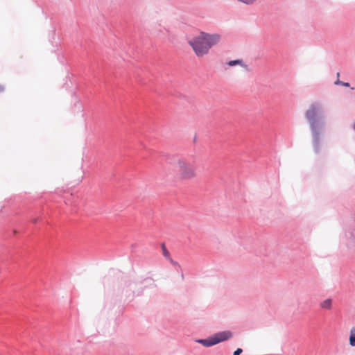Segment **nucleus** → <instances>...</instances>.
Masks as SVG:
<instances>
[{
    "label": "nucleus",
    "instance_id": "f257e3e1",
    "mask_svg": "<svg viewBox=\"0 0 355 355\" xmlns=\"http://www.w3.org/2000/svg\"><path fill=\"white\" fill-rule=\"evenodd\" d=\"M220 40L218 34H207L201 32L198 35L189 40V45L198 57L207 55L211 46L218 44Z\"/></svg>",
    "mask_w": 355,
    "mask_h": 355
},
{
    "label": "nucleus",
    "instance_id": "f03ea898",
    "mask_svg": "<svg viewBox=\"0 0 355 355\" xmlns=\"http://www.w3.org/2000/svg\"><path fill=\"white\" fill-rule=\"evenodd\" d=\"M173 168L177 178L180 181H189L198 176L196 167L186 158L177 159Z\"/></svg>",
    "mask_w": 355,
    "mask_h": 355
},
{
    "label": "nucleus",
    "instance_id": "7ed1b4c3",
    "mask_svg": "<svg viewBox=\"0 0 355 355\" xmlns=\"http://www.w3.org/2000/svg\"><path fill=\"white\" fill-rule=\"evenodd\" d=\"M320 107L317 104H312L306 112V117L309 122L311 129L314 136V149L315 152L319 150V140L317 132L318 111Z\"/></svg>",
    "mask_w": 355,
    "mask_h": 355
},
{
    "label": "nucleus",
    "instance_id": "20e7f679",
    "mask_svg": "<svg viewBox=\"0 0 355 355\" xmlns=\"http://www.w3.org/2000/svg\"><path fill=\"white\" fill-rule=\"evenodd\" d=\"M231 332L223 331L215 334L213 337L207 339L198 340L197 342L202 344L205 347H211L222 341L229 339L231 338Z\"/></svg>",
    "mask_w": 355,
    "mask_h": 355
},
{
    "label": "nucleus",
    "instance_id": "39448f33",
    "mask_svg": "<svg viewBox=\"0 0 355 355\" xmlns=\"http://www.w3.org/2000/svg\"><path fill=\"white\" fill-rule=\"evenodd\" d=\"M333 305V300L330 298L326 299L320 303V307L325 310H331Z\"/></svg>",
    "mask_w": 355,
    "mask_h": 355
},
{
    "label": "nucleus",
    "instance_id": "423d86ee",
    "mask_svg": "<svg viewBox=\"0 0 355 355\" xmlns=\"http://www.w3.org/2000/svg\"><path fill=\"white\" fill-rule=\"evenodd\" d=\"M162 251H163V255L166 257V258H168L170 259L171 262L172 263H173L174 265H178V263L177 262H175L173 261L171 257H170V253L167 250V249L166 248L165 245H162Z\"/></svg>",
    "mask_w": 355,
    "mask_h": 355
},
{
    "label": "nucleus",
    "instance_id": "0eeeda50",
    "mask_svg": "<svg viewBox=\"0 0 355 355\" xmlns=\"http://www.w3.org/2000/svg\"><path fill=\"white\" fill-rule=\"evenodd\" d=\"M349 343L352 346H355V327H353L351 329L350 337H349Z\"/></svg>",
    "mask_w": 355,
    "mask_h": 355
},
{
    "label": "nucleus",
    "instance_id": "6e6552de",
    "mask_svg": "<svg viewBox=\"0 0 355 355\" xmlns=\"http://www.w3.org/2000/svg\"><path fill=\"white\" fill-rule=\"evenodd\" d=\"M242 64V61L240 60H232L228 62V65L231 66V67L234 66L236 64Z\"/></svg>",
    "mask_w": 355,
    "mask_h": 355
},
{
    "label": "nucleus",
    "instance_id": "1a4fd4ad",
    "mask_svg": "<svg viewBox=\"0 0 355 355\" xmlns=\"http://www.w3.org/2000/svg\"><path fill=\"white\" fill-rule=\"evenodd\" d=\"M335 84L336 85H341L343 86H345V87H349V84L348 83H344V82H342L339 80H337L336 82H335Z\"/></svg>",
    "mask_w": 355,
    "mask_h": 355
},
{
    "label": "nucleus",
    "instance_id": "9d476101",
    "mask_svg": "<svg viewBox=\"0 0 355 355\" xmlns=\"http://www.w3.org/2000/svg\"><path fill=\"white\" fill-rule=\"evenodd\" d=\"M242 352V349L240 348H238L234 353V355H240V354Z\"/></svg>",
    "mask_w": 355,
    "mask_h": 355
},
{
    "label": "nucleus",
    "instance_id": "9b49d317",
    "mask_svg": "<svg viewBox=\"0 0 355 355\" xmlns=\"http://www.w3.org/2000/svg\"><path fill=\"white\" fill-rule=\"evenodd\" d=\"M4 90V87L1 85H0V92H3Z\"/></svg>",
    "mask_w": 355,
    "mask_h": 355
},
{
    "label": "nucleus",
    "instance_id": "f8f14e48",
    "mask_svg": "<svg viewBox=\"0 0 355 355\" xmlns=\"http://www.w3.org/2000/svg\"><path fill=\"white\" fill-rule=\"evenodd\" d=\"M37 220H38L37 218H35L32 221H33V223H36L37 222Z\"/></svg>",
    "mask_w": 355,
    "mask_h": 355
},
{
    "label": "nucleus",
    "instance_id": "ddd939ff",
    "mask_svg": "<svg viewBox=\"0 0 355 355\" xmlns=\"http://www.w3.org/2000/svg\"><path fill=\"white\" fill-rule=\"evenodd\" d=\"M339 76H340V73H339V72H338V73H337V76H338V77H339Z\"/></svg>",
    "mask_w": 355,
    "mask_h": 355
},
{
    "label": "nucleus",
    "instance_id": "4468645a",
    "mask_svg": "<svg viewBox=\"0 0 355 355\" xmlns=\"http://www.w3.org/2000/svg\"><path fill=\"white\" fill-rule=\"evenodd\" d=\"M354 129L355 130V123L354 124Z\"/></svg>",
    "mask_w": 355,
    "mask_h": 355
}]
</instances>
